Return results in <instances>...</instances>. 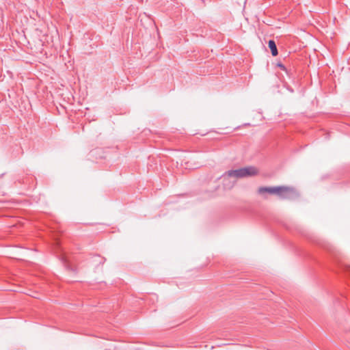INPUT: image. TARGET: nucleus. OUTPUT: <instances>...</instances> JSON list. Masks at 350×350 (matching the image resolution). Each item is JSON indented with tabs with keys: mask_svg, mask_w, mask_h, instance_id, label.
I'll return each instance as SVG.
<instances>
[{
	"mask_svg": "<svg viewBox=\"0 0 350 350\" xmlns=\"http://www.w3.org/2000/svg\"><path fill=\"white\" fill-rule=\"evenodd\" d=\"M258 174V170L255 167L248 166L234 170H229L226 174L228 177L244 178L255 176Z\"/></svg>",
	"mask_w": 350,
	"mask_h": 350,
	"instance_id": "1",
	"label": "nucleus"
},
{
	"mask_svg": "<svg viewBox=\"0 0 350 350\" xmlns=\"http://www.w3.org/2000/svg\"><path fill=\"white\" fill-rule=\"evenodd\" d=\"M276 195L282 199H291L296 195V191L293 187L286 186L277 187Z\"/></svg>",
	"mask_w": 350,
	"mask_h": 350,
	"instance_id": "2",
	"label": "nucleus"
},
{
	"mask_svg": "<svg viewBox=\"0 0 350 350\" xmlns=\"http://www.w3.org/2000/svg\"><path fill=\"white\" fill-rule=\"evenodd\" d=\"M277 191V187H260L258 189V193L260 195H263L265 193L276 194Z\"/></svg>",
	"mask_w": 350,
	"mask_h": 350,
	"instance_id": "3",
	"label": "nucleus"
},
{
	"mask_svg": "<svg viewBox=\"0 0 350 350\" xmlns=\"http://www.w3.org/2000/svg\"><path fill=\"white\" fill-rule=\"evenodd\" d=\"M269 48L271 50V55L273 56H276L278 54V49L276 44L273 40H270L268 42Z\"/></svg>",
	"mask_w": 350,
	"mask_h": 350,
	"instance_id": "4",
	"label": "nucleus"
},
{
	"mask_svg": "<svg viewBox=\"0 0 350 350\" xmlns=\"http://www.w3.org/2000/svg\"><path fill=\"white\" fill-rule=\"evenodd\" d=\"M92 262L94 264L103 265L105 262V258L99 255H96L92 258Z\"/></svg>",
	"mask_w": 350,
	"mask_h": 350,
	"instance_id": "5",
	"label": "nucleus"
},
{
	"mask_svg": "<svg viewBox=\"0 0 350 350\" xmlns=\"http://www.w3.org/2000/svg\"><path fill=\"white\" fill-rule=\"evenodd\" d=\"M199 167V164H194L193 165H187V167L190 169L198 168Z\"/></svg>",
	"mask_w": 350,
	"mask_h": 350,
	"instance_id": "6",
	"label": "nucleus"
},
{
	"mask_svg": "<svg viewBox=\"0 0 350 350\" xmlns=\"http://www.w3.org/2000/svg\"><path fill=\"white\" fill-rule=\"evenodd\" d=\"M62 260L64 263H66V262H67V260H66V257H64V256H62Z\"/></svg>",
	"mask_w": 350,
	"mask_h": 350,
	"instance_id": "7",
	"label": "nucleus"
},
{
	"mask_svg": "<svg viewBox=\"0 0 350 350\" xmlns=\"http://www.w3.org/2000/svg\"><path fill=\"white\" fill-rule=\"evenodd\" d=\"M346 271L350 275V267H346Z\"/></svg>",
	"mask_w": 350,
	"mask_h": 350,
	"instance_id": "8",
	"label": "nucleus"
},
{
	"mask_svg": "<svg viewBox=\"0 0 350 350\" xmlns=\"http://www.w3.org/2000/svg\"><path fill=\"white\" fill-rule=\"evenodd\" d=\"M278 66H279L280 68H283V69H284V68H285V67H284L282 64H278Z\"/></svg>",
	"mask_w": 350,
	"mask_h": 350,
	"instance_id": "9",
	"label": "nucleus"
}]
</instances>
